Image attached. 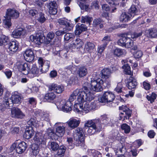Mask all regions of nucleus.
Listing matches in <instances>:
<instances>
[{"label":"nucleus","mask_w":157,"mask_h":157,"mask_svg":"<svg viewBox=\"0 0 157 157\" xmlns=\"http://www.w3.org/2000/svg\"><path fill=\"white\" fill-rule=\"evenodd\" d=\"M88 88V87L83 86L82 89H76L71 95L69 100L73 101L78 95L77 100L78 102H84L87 101H91L94 99L93 95L90 93Z\"/></svg>","instance_id":"f257e3e1"},{"label":"nucleus","mask_w":157,"mask_h":157,"mask_svg":"<svg viewBox=\"0 0 157 157\" xmlns=\"http://www.w3.org/2000/svg\"><path fill=\"white\" fill-rule=\"evenodd\" d=\"M19 11L15 9H7L5 16H4V19H3L4 24L9 28L11 25V18L17 19L19 17Z\"/></svg>","instance_id":"f03ea898"},{"label":"nucleus","mask_w":157,"mask_h":157,"mask_svg":"<svg viewBox=\"0 0 157 157\" xmlns=\"http://www.w3.org/2000/svg\"><path fill=\"white\" fill-rule=\"evenodd\" d=\"M102 79L99 78L96 80L93 79L91 81L90 83H85L83 86L88 87V89L90 91V94L94 95L90 91L91 90H93L94 91L98 92L101 91L102 90Z\"/></svg>","instance_id":"7ed1b4c3"},{"label":"nucleus","mask_w":157,"mask_h":157,"mask_svg":"<svg viewBox=\"0 0 157 157\" xmlns=\"http://www.w3.org/2000/svg\"><path fill=\"white\" fill-rule=\"evenodd\" d=\"M12 99H5L3 102V106L9 108L10 106H12L13 104H19L21 102V98L19 94H14L12 95Z\"/></svg>","instance_id":"20e7f679"},{"label":"nucleus","mask_w":157,"mask_h":157,"mask_svg":"<svg viewBox=\"0 0 157 157\" xmlns=\"http://www.w3.org/2000/svg\"><path fill=\"white\" fill-rule=\"evenodd\" d=\"M101 121L99 119H94L88 121L84 124L85 128L87 129L88 128L96 129L98 131H99L102 128V126L100 124Z\"/></svg>","instance_id":"39448f33"},{"label":"nucleus","mask_w":157,"mask_h":157,"mask_svg":"<svg viewBox=\"0 0 157 157\" xmlns=\"http://www.w3.org/2000/svg\"><path fill=\"white\" fill-rule=\"evenodd\" d=\"M40 32V31H38L36 34L30 36V41L38 45L43 43L44 42L45 37L41 34Z\"/></svg>","instance_id":"423d86ee"},{"label":"nucleus","mask_w":157,"mask_h":157,"mask_svg":"<svg viewBox=\"0 0 157 157\" xmlns=\"http://www.w3.org/2000/svg\"><path fill=\"white\" fill-rule=\"evenodd\" d=\"M27 147L26 143L24 142H22L18 144L17 143H14L11 146L10 149L12 151L16 149L17 153L19 154H21L25 152Z\"/></svg>","instance_id":"0eeeda50"},{"label":"nucleus","mask_w":157,"mask_h":157,"mask_svg":"<svg viewBox=\"0 0 157 157\" xmlns=\"http://www.w3.org/2000/svg\"><path fill=\"white\" fill-rule=\"evenodd\" d=\"M120 110H122L123 113H121L120 115V120L123 119L124 121L125 119H128L131 117L132 113V111L131 110L126 106L122 105L119 107Z\"/></svg>","instance_id":"6e6552de"},{"label":"nucleus","mask_w":157,"mask_h":157,"mask_svg":"<svg viewBox=\"0 0 157 157\" xmlns=\"http://www.w3.org/2000/svg\"><path fill=\"white\" fill-rule=\"evenodd\" d=\"M114 95L110 92H105L103 95L99 99L101 103H105L112 101L115 99Z\"/></svg>","instance_id":"1a4fd4ad"},{"label":"nucleus","mask_w":157,"mask_h":157,"mask_svg":"<svg viewBox=\"0 0 157 157\" xmlns=\"http://www.w3.org/2000/svg\"><path fill=\"white\" fill-rule=\"evenodd\" d=\"M38 61V63L41 67L40 72H41V73H45L49 70L50 61L44 60L41 57L39 58Z\"/></svg>","instance_id":"9d476101"},{"label":"nucleus","mask_w":157,"mask_h":157,"mask_svg":"<svg viewBox=\"0 0 157 157\" xmlns=\"http://www.w3.org/2000/svg\"><path fill=\"white\" fill-rule=\"evenodd\" d=\"M11 116L12 117L22 119L25 117V115L20 109L16 107H13L11 110Z\"/></svg>","instance_id":"9b49d317"},{"label":"nucleus","mask_w":157,"mask_h":157,"mask_svg":"<svg viewBox=\"0 0 157 157\" xmlns=\"http://www.w3.org/2000/svg\"><path fill=\"white\" fill-rule=\"evenodd\" d=\"M23 55L25 59L27 62H32L34 59V52L31 49H27L25 51Z\"/></svg>","instance_id":"f8f14e48"},{"label":"nucleus","mask_w":157,"mask_h":157,"mask_svg":"<svg viewBox=\"0 0 157 157\" xmlns=\"http://www.w3.org/2000/svg\"><path fill=\"white\" fill-rule=\"evenodd\" d=\"M17 68L20 71L22 72L25 75L28 74L29 68L27 63H18L17 64Z\"/></svg>","instance_id":"ddd939ff"},{"label":"nucleus","mask_w":157,"mask_h":157,"mask_svg":"<svg viewBox=\"0 0 157 157\" xmlns=\"http://www.w3.org/2000/svg\"><path fill=\"white\" fill-rule=\"evenodd\" d=\"M40 73V71L39 69L35 65H33L30 70L29 71H28V75L31 78L34 77L38 76Z\"/></svg>","instance_id":"4468645a"},{"label":"nucleus","mask_w":157,"mask_h":157,"mask_svg":"<svg viewBox=\"0 0 157 157\" xmlns=\"http://www.w3.org/2000/svg\"><path fill=\"white\" fill-rule=\"evenodd\" d=\"M49 89L51 91H54L57 94H60L64 90V88L62 86L52 84L49 86Z\"/></svg>","instance_id":"2eb2a0df"},{"label":"nucleus","mask_w":157,"mask_h":157,"mask_svg":"<svg viewBox=\"0 0 157 157\" xmlns=\"http://www.w3.org/2000/svg\"><path fill=\"white\" fill-rule=\"evenodd\" d=\"M76 29L75 31V34L76 35H79L83 32L87 30V26L83 24H78L75 26Z\"/></svg>","instance_id":"dca6fc26"},{"label":"nucleus","mask_w":157,"mask_h":157,"mask_svg":"<svg viewBox=\"0 0 157 157\" xmlns=\"http://www.w3.org/2000/svg\"><path fill=\"white\" fill-rule=\"evenodd\" d=\"M33 140L35 143L40 144H45V139L44 138L43 136L41 133L40 132L36 133L34 137L33 138Z\"/></svg>","instance_id":"f3484780"},{"label":"nucleus","mask_w":157,"mask_h":157,"mask_svg":"<svg viewBox=\"0 0 157 157\" xmlns=\"http://www.w3.org/2000/svg\"><path fill=\"white\" fill-rule=\"evenodd\" d=\"M137 85V82L136 79L130 76L128 80V82L127 84V86L129 89H134Z\"/></svg>","instance_id":"a211bd4d"},{"label":"nucleus","mask_w":157,"mask_h":157,"mask_svg":"<svg viewBox=\"0 0 157 157\" xmlns=\"http://www.w3.org/2000/svg\"><path fill=\"white\" fill-rule=\"evenodd\" d=\"M9 50L13 52L17 51L18 48V43L16 41H13L8 44Z\"/></svg>","instance_id":"6ab92c4d"},{"label":"nucleus","mask_w":157,"mask_h":157,"mask_svg":"<svg viewBox=\"0 0 157 157\" xmlns=\"http://www.w3.org/2000/svg\"><path fill=\"white\" fill-rule=\"evenodd\" d=\"M87 73V70L85 67H79L77 71V75L80 78L84 77L86 75Z\"/></svg>","instance_id":"aec40b11"},{"label":"nucleus","mask_w":157,"mask_h":157,"mask_svg":"<svg viewBox=\"0 0 157 157\" xmlns=\"http://www.w3.org/2000/svg\"><path fill=\"white\" fill-rule=\"evenodd\" d=\"M111 72L110 69L105 68L102 70L101 74L102 79L109 78L111 76Z\"/></svg>","instance_id":"412c9836"},{"label":"nucleus","mask_w":157,"mask_h":157,"mask_svg":"<svg viewBox=\"0 0 157 157\" xmlns=\"http://www.w3.org/2000/svg\"><path fill=\"white\" fill-rule=\"evenodd\" d=\"M132 16L130 13H123L120 16V21L123 22H127L132 17Z\"/></svg>","instance_id":"4be33fe9"},{"label":"nucleus","mask_w":157,"mask_h":157,"mask_svg":"<svg viewBox=\"0 0 157 157\" xmlns=\"http://www.w3.org/2000/svg\"><path fill=\"white\" fill-rule=\"evenodd\" d=\"M40 151L39 146L36 144H33L31 147L30 151L33 155L36 156L39 153Z\"/></svg>","instance_id":"5701e85b"},{"label":"nucleus","mask_w":157,"mask_h":157,"mask_svg":"<svg viewBox=\"0 0 157 157\" xmlns=\"http://www.w3.org/2000/svg\"><path fill=\"white\" fill-rule=\"evenodd\" d=\"M80 121L75 119H71L67 122L68 126L72 128L77 127L79 125Z\"/></svg>","instance_id":"b1692460"},{"label":"nucleus","mask_w":157,"mask_h":157,"mask_svg":"<svg viewBox=\"0 0 157 157\" xmlns=\"http://www.w3.org/2000/svg\"><path fill=\"white\" fill-rule=\"evenodd\" d=\"M65 127L63 126H57L56 128V134L59 137H62L65 133Z\"/></svg>","instance_id":"393cba45"},{"label":"nucleus","mask_w":157,"mask_h":157,"mask_svg":"<svg viewBox=\"0 0 157 157\" xmlns=\"http://www.w3.org/2000/svg\"><path fill=\"white\" fill-rule=\"evenodd\" d=\"M149 37L151 38H155L157 36V28L150 29L147 30Z\"/></svg>","instance_id":"a878e982"},{"label":"nucleus","mask_w":157,"mask_h":157,"mask_svg":"<svg viewBox=\"0 0 157 157\" xmlns=\"http://www.w3.org/2000/svg\"><path fill=\"white\" fill-rule=\"evenodd\" d=\"M34 134V131L32 127H31L26 130L24 135V137L25 139H29Z\"/></svg>","instance_id":"bb28decb"},{"label":"nucleus","mask_w":157,"mask_h":157,"mask_svg":"<svg viewBox=\"0 0 157 157\" xmlns=\"http://www.w3.org/2000/svg\"><path fill=\"white\" fill-rule=\"evenodd\" d=\"M24 34V30L21 28H19L15 30L12 33L13 37L15 38H18L21 35H23Z\"/></svg>","instance_id":"cd10ccee"},{"label":"nucleus","mask_w":157,"mask_h":157,"mask_svg":"<svg viewBox=\"0 0 157 157\" xmlns=\"http://www.w3.org/2000/svg\"><path fill=\"white\" fill-rule=\"evenodd\" d=\"M84 131L81 128H77L75 132V134L74 135V138H76L80 137H84Z\"/></svg>","instance_id":"c85d7f7f"},{"label":"nucleus","mask_w":157,"mask_h":157,"mask_svg":"<svg viewBox=\"0 0 157 157\" xmlns=\"http://www.w3.org/2000/svg\"><path fill=\"white\" fill-rule=\"evenodd\" d=\"M56 97V95L53 92L46 94L44 98L48 102H52Z\"/></svg>","instance_id":"c756f323"},{"label":"nucleus","mask_w":157,"mask_h":157,"mask_svg":"<svg viewBox=\"0 0 157 157\" xmlns=\"http://www.w3.org/2000/svg\"><path fill=\"white\" fill-rule=\"evenodd\" d=\"M67 19L65 18H60L58 19V22L60 25H64L67 27H69L70 28L68 29V30H69L71 29V25L67 21Z\"/></svg>","instance_id":"7c9ffc66"},{"label":"nucleus","mask_w":157,"mask_h":157,"mask_svg":"<svg viewBox=\"0 0 157 157\" xmlns=\"http://www.w3.org/2000/svg\"><path fill=\"white\" fill-rule=\"evenodd\" d=\"M104 23L103 20L101 18L94 19L93 21L94 26H98L101 29L103 28Z\"/></svg>","instance_id":"2f4dec72"},{"label":"nucleus","mask_w":157,"mask_h":157,"mask_svg":"<svg viewBox=\"0 0 157 157\" xmlns=\"http://www.w3.org/2000/svg\"><path fill=\"white\" fill-rule=\"evenodd\" d=\"M92 20L93 19L92 17L86 16L82 17L81 21L82 23L86 22L87 24L88 25H90Z\"/></svg>","instance_id":"473e14b6"},{"label":"nucleus","mask_w":157,"mask_h":157,"mask_svg":"<svg viewBox=\"0 0 157 157\" xmlns=\"http://www.w3.org/2000/svg\"><path fill=\"white\" fill-rule=\"evenodd\" d=\"M48 148L53 151H56L58 149L59 145L56 142H49L48 143Z\"/></svg>","instance_id":"72a5a7b5"},{"label":"nucleus","mask_w":157,"mask_h":157,"mask_svg":"<svg viewBox=\"0 0 157 157\" xmlns=\"http://www.w3.org/2000/svg\"><path fill=\"white\" fill-rule=\"evenodd\" d=\"M94 44L92 42H86L85 45V49L87 51L90 52L95 48Z\"/></svg>","instance_id":"f704fd0d"},{"label":"nucleus","mask_w":157,"mask_h":157,"mask_svg":"<svg viewBox=\"0 0 157 157\" xmlns=\"http://www.w3.org/2000/svg\"><path fill=\"white\" fill-rule=\"evenodd\" d=\"M98 119L101 121L100 124L101 125L102 124H107L109 123L110 121V119L107 117V115H105L101 116V117L100 119Z\"/></svg>","instance_id":"c9c22d12"},{"label":"nucleus","mask_w":157,"mask_h":157,"mask_svg":"<svg viewBox=\"0 0 157 157\" xmlns=\"http://www.w3.org/2000/svg\"><path fill=\"white\" fill-rule=\"evenodd\" d=\"M122 68L124 70L126 74L129 75H132L133 73L131 71V68L128 64H125L122 66Z\"/></svg>","instance_id":"e433bc0d"},{"label":"nucleus","mask_w":157,"mask_h":157,"mask_svg":"<svg viewBox=\"0 0 157 157\" xmlns=\"http://www.w3.org/2000/svg\"><path fill=\"white\" fill-rule=\"evenodd\" d=\"M125 50L117 48L113 51V53L115 56L119 57L124 54Z\"/></svg>","instance_id":"4c0bfd02"},{"label":"nucleus","mask_w":157,"mask_h":157,"mask_svg":"<svg viewBox=\"0 0 157 157\" xmlns=\"http://www.w3.org/2000/svg\"><path fill=\"white\" fill-rule=\"evenodd\" d=\"M78 103H75L74 107V109L75 111L77 112H79L80 111L79 109L83 110L84 107L83 106V105L82 104L83 102H78Z\"/></svg>","instance_id":"58836bf2"},{"label":"nucleus","mask_w":157,"mask_h":157,"mask_svg":"<svg viewBox=\"0 0 157 157\" xmlns=\"http://www.w3.org/2000/svg\"><path fill=\"white\" fill-rule=\"evenodd\" d=\"M76 140V144L77 146H83L84 145V137H80L76 138H74Z\"/></svg>","instance_id":"ea45409f"},{"label":"nucleus","mask_w":157,"mask_h":157,"mask_svg":"<svg viewBox=\"0 0 157 157\" xmlns=\"http://www.w3.org/2000/svg\"><path fill=\"white\" fill-rule=\"evenodd\" d=\"M89 154L94 157H101V154L94 149H90L88 151Z\"/></svg>","instance_id":"a19ab883"},{"label":"nucleus","mask_w":157,"mask_h":157,"mask_svg":"<svg viewBox=\"0 0 157 157\" xmlns=\"http://www.w3.org/2000/svg\"><path fill=\"white\" fill-rule=\"evenodd\" d=\"M9 42V39L8 37L3 35L0 37V46L6 45Z\"/></svg>","instance_id":"79ce46f5"},{"label":"nucleus","mask_w":157,"mask_h":157,"mask_svg":"<svg viewBox=\"0 0 157 157\" xmlns=\"http://www.w3.org/2000/svg\"><path fill=\"white\" fill-rule=\"evenodd\" d=\"M124 47L127 48H131L133 45V42L130 38L127 37Z\"/></svg>","instance_id":"37998d69"},{"label":"nucleus","mask_w":157,"mask_h":157,"mask_svg":"<svg viewBox=\"0 0 157 157\" xmlns=\"http://www.w3.org/2000/svg\"><path fill=\"white\" fill-rule=\"evenodd\" d=\"M55 36V34L52 32H49L47 36V40L45 41V43L46 44H48L52 40Z\"/></svg>","instance_id":"c03bdc74"},{"label":"nucleus","mask_w":157,"mask_h":157,"mask_svg":"<svg viewBox=\"0 0 157 157\" xmlns=\"http://www.w3.org/2000/svg\"><path fill=\"white\" fill-rule=\"evenodd\" d=\"M102 79V85L105 87L107 88L109 87L111 84V82L110 80L109 79V78H104V79Z\"/></svg>","instance_id":"a18cd8bd"},{"label":"nucleus","mask_w":157,"mask_h":157,"mask_svg":"<svg viewBox=\"0 0 157 157\" xmlns=\"http://www.w3.org/2000/svg\"><path fill=\"white\" fill-rule=\"evenodd\" d=\"M37 121L36 120L35 117L31 118L27 121V124L30 126L36 127L37 125Z\"/></svg>","instance_id":"49530a36"},{"label":"nucleus","mask_w":157,"mask_h":157,"mask_svg":"<svg viewBox=\"0 0 157 157\" xmlns=\"http://www.w3.org/2000/svg\"><path fill=\"white\" fill-rule=\"evenodd\" d=\"M47 6L48 9L51 8H54V7H57V4L56 2L54 0H49L47 4Z\"/></svg>","instance_id":"de8ad7c7"},{"label":"nucleus","mask_w":157,"mask_h":157,"mask_svg":"<svg viewBox=\"0 0 157 157\" xmlns=\"http://www.w3.org/2000/svg\"><path fill=\"white\" fill-rule=\"evenodd\" d=\"M74 37L73 33H66L64 36V40L66 41L71 40Z\"/></svg>","instance_id":"09e8293b"},{"label":"nucleus","mask_w":157,"mask_h":157,"mask_svg":"<svg viewBox=\"0 0 157 157\" xmlns=\"http://www.w3.org/2000/svg\"><path fill=\"white\" fill-rule=\"evenodd\" d=\"M126 37L127 36H124L121 38L117 41L118 44L122 47H124Z\"/></svg>","instance_id":"8fccbe9b"},{"label":"nucleus","mask_w":157,"mask_h":157,"mask_svg":"<svg viewBox=\"0 0 157 157\" xmlns=\"http://www.w3.org/2000/svg\"><path fill=\"white\" fill-rule=\"evenodd\" d=\"M111 41L110 37L109 36H105L101 40L102 44L107 46L109 42Z\"/></svg>","instance_id":"3c124183"},{"label":"nucleus","mask_w":157,"mask_h":157,"mask_svg":"<svg viewBox=\"0 0 157 157\" xmlns=\"http://www.w3.org/2000/svg\"><path fill=\"white\" fill-rule=\"evenodd\" d=\"M82 42L80 39L77 38L73 42L70 44L69 47L70 48H72L73 49L75 48L76 45L79 44L80 43V42Z\"/></svg>","instance_id":"603ef678"},{"label":"nucleus","mask_w":157,"mask_h":157,"mask_svg":"<svg viewBox=\"0 0 157 157\" xmlns=\"http://www.w3.org/2000/svg\"><path fill=\"white\" fill-rule=\"evenodd\" d=\"M121 128L126 133H129L130 131V127L126 124H123L121 126Z\"/></svg>","instance_id":"864d4df0"},{"label":"nucleus","mask_w":157,"mask_h":157,"mask_svg":"<svg viewBox=\"0 0 157 157\" xmlns=\"http://www.w3.org/2000/svg\"><path fill=\"white\" fill-rule=\"evenodd\" d=\"M156 96L157 95L155 94L152 93L151 96L147 95L146 98L149 101H150L151 103H152L155 100L156 98Z\"/></svg>","instance_id":"5fc2aeb1"},{"label":"nucleus","mask_w":157,"mask_h":157,"mask_svg":"<svg viewBox=\"0 0 157 157\" xmlns=\"http://www.w3.org/2000/svg\"><path fill=\"white\" fill-rule=\"evenodd\" d=\"M65 150L66 148L64 146H60L57 153L58 155L60 156H63L64 155Z\"/></svg>","instance_id":"6e6d98bb"},{"label":"nucleus","mask_w":157,"mask_h":157,"mask_svg":"<svg viewBox=\"0 0 157 157\" xmlns=\"http://www.w3.org/2000/svg\"><path fill=\"white\" fill-rule=\"evenodd\" d=\"M47 18V17L45 16L44 14L40 13L39 14L38 20L40 22L42 23L45 21Z\"/></svg>","instance_id":"4d7b16f0"},{"label":"nucleus","mask_w":157,"mask_h":157,"mask_svg":"<svg viewBox=\"0 0 157 157\" xmlns=\"http://www.w3.org/2000/svg\"><path fill=\"white\" fill-rule=\"evenodd\" d=\"M106 46H107L103 44H102L100 46H98V53L100 54V55H98V56H100L101 54L103 52Z\"/></svg>","instance_id":"13d9d810"},{"label":"nucleus","mask_w":157,"mask_h":157,"mask_svg":"<svg viewBox=\"0 0 157 157\" xmlns=\"http://www.w3.org/2000/svg\"><path fill=\"white\" fill-rule=\"evenodd\" d=\"M137 11L136 6L134 5H132L130 8L129 9L130 13L132 15V17H134L135 13H137Z\"/></svg>","instance_id":"bf43d9fd"},{"label":"nucleus","mask_w":157,"mask_h":157,"mask_svg":"<svg viewBox=\"0 0 157 157\" xmlns=\"http://www.w3.org/2000/svg\"><path fill=\"white\" fill-rule=\"evenodd\" d=\"M107 2L110 5V6L112 7H114V9H112V12H113L114 10H116V8L115 7L116 6L117 4L115 5V1L113 0H106Z\"/></svg>","instance_id":"052dcab7"},{"label":"nucleus","mask_w":157,"mask_h":157,"mask_svg":"<svg viewBox=\"0 0 157 157\" xmlns=\"http://www.w3.org/2000/svg\"><path fill=\"white\" fill-rule=\"evenodd\" d=\"M57 7L51 8L49 9V12L52 15H54L56 14L57 12Z\"/></svg>","instance_id":"680f3d73"},{"label":"nucleus","mask_w":157,"mask_h":157,"mask_svg":"<svg viewBox=\"0 0 157 157\" xmlns=\"http://www.w3.org/2000/svg\"><path fill=\"white\" fill-rule=\"evenodd\" d=\"M122 86L121 83H118L115 90L118 93H121L122 92Z\"/></svg>","instance_id":"e2e57ef3"},{"label":"nucleus","mask_w":157,"mask_h":157,"mask_svg":"<svg viewBox=\"0 0 157 157\" xmlns=\"http://www.w3.org/2000/svg\"><path fill=\"white\" fill-rule=\"evenodd\" d=\"M67 32L66 30H59L56 32V34L57 36H62Z\"/></svg>","instance_id":"0e129e2a"},{"label":"nucleus","mask_w":157,"mask_h":157,"mask_svg":"<svg viewBox=\"0 0 157 157\" xmlns=\"http://www.w3.org/2000/svg\"><path fill=\"white\" fill-rule=\"evenodd\" d=\"M142 33L143 32H141L139 33L134 32L131 35V37L133 39L136 38L141 36L142 34Z\"/></svg>","instance_id":"69168bd1"},{"label":"nucleus","mask_w":157,"mask_h":157,"mask_svg":"<svg viewBox=\"0 0 157 157\" xmlns=\"http://www.w3.org/2000/svg\"><path fill=\"white\" fill-rule=\"evenodd\" d=\"M90 105L88 104V103H86L84 105L83 108V110L86 113H87L90 110Z\"/></svg>","instance_id":"338daca9"},{"label":"nucleus","mask_w":157,"mask_h":157,"mask_svg":"<svg viewBox=\"0 0 157 157\" xmlns=\"http://www.w3.org/2000/svg\"><path fill=\"white\" fill-rule=\"evenodd\" d=\"M67 51L66 50H63L60 52L59 55L62 58H66L67 57Z\"/></svg>","instance_id":"774afa93"}]
</instances>
